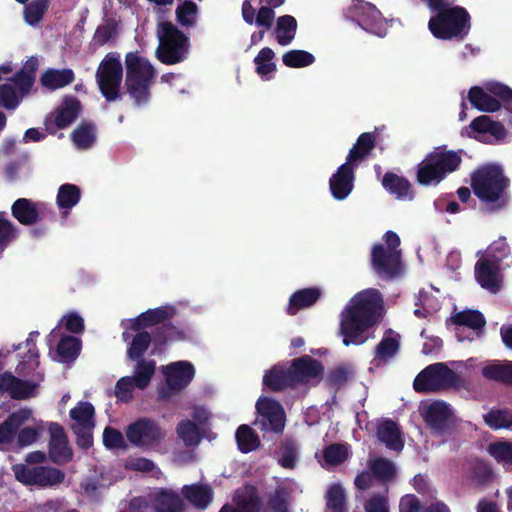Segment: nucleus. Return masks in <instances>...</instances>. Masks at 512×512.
<instances>
[{
  "instance_id": "f257e3e1",
  "label": "nucleus",
  "mask_w": 512,
  "mask_h": 512,
  "mask_svg": "<svg viewBox=\"0 0 512 512\" xmlns=\"http://www.w3.org/2000/svg\"><path fill=\"white\" fill-rule=\"evenodd\" d=\"M510 179L502 167L487 164L471 174V188L482 203L491 204L493 210L504 209L509 202Z\"/></svg>"
},
{
  "instance_id": "f03ea898",
  "label": "nucleus",
  "mask_w": 512,
  "mask_h": 512,
  "mask_svg": "<svg viewBox=\"0 0 512 512\" xmlns=\"http://www.w3.org/2000/svg\"><path fill=\"white\" fill-rule=\"evenodd\" d=\"M126 75L124 88L137 107L144 106L151 99V87L157 74L150 61L137 51L125 56Z\"/></svg>"
},
{
  "instance_id": "7ed1b4c3",
  "label": "nucleus",
  "mask_w": 512,
  "mask_h": 512,
  "mask_svg": "<svg viewBox=\"0 0 512 512\" xmlns=\"http://www.w3.org/2000/svg\"><path fill=\"white\" fill-rule=\"evenodd\" d=\"M462 150H449L446 145L434 147L417 165L416 180L420 185H437L462 163Z\"/></svg>"
},
{
  "instance_id": "20e7f679",
  "label": "nucleus",
  "mask_w": 512,
  "mask_h": 512,
  "mask_svg": "<svg viewBox=\"0 0 512 512\" xmlns=\"http://www.w3.org/2000/svg\"><path fill=\"white\" fill-rule=\"evenodd\" d=\"M472 27L471 16L466 8L449 2L428 21V29L439 40H464Z\"/></svg>"
},
{
  "instance_id": "39448f33",
  "label": "nucleus",
  "mask_w": 512,
  "mask_h": 512,
  "mask_svg": "<svg viewBox=\"0 0 512 512\" xmlns=\"http://www.w3.org/2000/svg\"><path fill=\"white\" fill-rule=\"evenodd\" d=\"M39 367L38 355L29 349L27 360L22 361L16 371L23 376H31L30 380L16 378L11 373L0 375V394H7L15 399H26L38 394V387L43 380L41 372H36Z\"/></svg>"
},
{
  "instance_id": "423d86ee",
  "label": "nucleus",
  "mask_w": 512,
  "mask_h": 512,
  "mask_svg": "<svg viewBox=\"0 0 512 512\" xmlns=\"http://www.w3.org/2000/svg\"><path fill=\"white\" fill-rule=\"evenodd\" d=\"M386 312L383 294L376 288H366L351 297L340 320H383Z\"/></svg>"
},
{
  "instance_id": "0eeeda50",
  "label": "nucleus",
  "mask_w": 512,
  "mask_h": 512,
  "mask_svg": "<svg viewBox=\"0 0 512 512\" xmlns=\"http://www.w3.org/2000/svg\"><path fill=\"white\" fill-rule=\"evenodd\" d=\"M159 45L156 49V58L165 65H174L187 59L189 53V39L172 22L165 21L159 24Z\"/></svg>"
},
{
  "instance_id": "6e6552de",
  "label": "nucleus",
  "mask_w": 512,
  "mask_h": 512,
  "mask_svg": "<svg viewBox=\"0 0 512 512\" xmlns=\"http://www.w3.org/2000/svg\"><path fill=\"white\" fill-rule=\"evenodd\" d=\"M473 107L482 112H496L503 105L512 113V89L499 82H490L485 89L479 86L470 88L467 96Z\"/></svg>"
},
{
  "instance_id": "1a4fd4ad",
  "label": "nucleus",
  "mask_w": 512,
  "mask_h": 512,
  "mask_svg": "<svg viewBox=\"0 0 512 512\" xmlns=\"http://www.w3.org/2000/svg\"><path fill=\"white\" fill-rule=\"evenodd\" d=\"M95 78L99 91L107 102L122 99L123 66L118 54L108 53L103 58L97 68Z\"/></svg>"
},
{
  "instance_id": "9d476101",
  "label": "nucleus",
  "mask_w": 512,
  "mask_h": 512,
  "mask_svg": "<svg viewBox=\"0 0 512 512\" xmlns=\"http://www.w3.org/2000/svg\"><path fill=\"white\" fill-rule=\"evenodd\" d=\"M83 330V322H58L47 338L52 351L55 348L53 358L60 362H67L76 358L80 350V344L76 337L69 333H78Z\"/></svg>"
},
{
  "instance_id": "9b49d317",
  "label": "nucleus",
  "mask_w": 512,
  "mask_h": 512,
  "mask_svg": "<svg viewBox=\"0 0 512 512\" xmlns=\"http://www.w3.org/2000/svg\"><path fill=\"white\" fill-rule=\"evenodd\" d=\"M461 384V377L444 363L428 366L414 380V388L419 392L438 391Z\"/></svg>"
},
{
  "instance_id": "f8f14e48",
  "label": "nucleus",
  "mask_w": 512,
  "mask_h": 512,
  "mask_svg": "<svg viewBox=\"0 0 512 512\" xmlns=\"http://www.w3.org/2000/svg\"><path fill=\"white\" fill-rule=\"evenodd\" d=\"M345 16L356 22L362 29L379 37L386 35L387 26L382 13L370 2L353 0Z\"/></svg>"
},
{
  "instance_id": "ddd939ff",
  "label": "nucleus",
  "mask_w": 512,
  "mask_h": 512,
  "mask_svg": "<svg viewBox=\"0 0 512 512\" xmlns=\"http://www.w3.org/2000/svg\"><path fill=\"white\" fill-rule=\"evenodd\" d=\"M154 360L140 359L134 367V376L120 378L115 386V396L119 401L128 402L133 397L135 388L145 389L155 373Z\"/></svg>"
},
{
  "instance_id": "4468645a",
  "label": "nucleus",
  "mask_w": 512,
  "mask_h": 512,
  "mask_svg": "<svg viewBox=\"0 0 512 512\" xmlns=\"http://www.w3.org/2000/svg\"><path fill=\"white\" fill-rule=\"evenodd\" d=\"M71 428L77 435V444L82 448L92 445V431L95 427V409L89 402L81 401L70 410Z\"/></svg>"
},
{
  "instance_id": "2eb2a0df",
  "label": "nucleus",
  "mask_w": 512,
  "mask_h": 512,
  "mask_svg": "<svg viewBox=\"0 0 512 512\" xmlns=\"http://www.w3.org/2000/svg\"><path fill=\"white\" fill-rule=\"evenodd\" d=\"M165 435L155 421L146 418L135 421L126 429V436L130 443L143 449L155 448Z\"/></svg>"
},
{
  "instance_id": "dca6fc26",
  "label": "nucleus",
  "mask_w": 512,
  "mask_h": 512,
  "mask_svg": "<svg viewBox=\"0 0 512 512\" xmlns=\"http://www.w3.org/2000/svg\"><path fill=\"white\" fill-rule=\"evenodd\" d=\"M81 103L75 96H66L61 105L44 119L46 133L55 135L58 130L69 127L79 116Z\"/></svg>"
},
{
  "instance_id": "f3484780",
  "label": "nucleus",
  "mask_w": 512,
  "mask_h": 512,
  "mask_svg": "<svg viewBox=\"0 0 512 512\" xmlns=\"http://www.w3.org/2000/svg\"><path fill=\"white\" fill-rule=\"evenodd\" d=\"M167 386L160 389L159 397L168 399L172 392H178L188 385L194 377L195 370L188 361H177L163 367Z\"/></svg>"
},
{
  "instance_id": "a211bd4d",
  "label": "nucleus",
  "mask_w": 512,
  "mask_h": 512,
  "mask_svg": "<svg viewBox=\"0 0 512 512\" xmlns=\"http://www.w3.org/2000/svg\"><path fill=\"white\" fill-rule=\"evenodd\" d=\"M13 472L18 481L27 485L53 486L64 479V474L59 469L42 466L29 468L18 464L13 467Z\"/></svg>"
},
{
  "instance_id": "6ab92c4d",
  "label": "nucleus",
  "mask_w": 512,
  "mask_h": 512,
  "mask_svg": "<svg viewBox=\"0 0 512 512\" xmlns=\"http://www.w3.org/2000/svg\"><path fill=\"white\" fill-rule=\"evenodd\" d=\"M258 412L257 423L261 429L280 433L285 426V413L281 404L271 398L261 397L256 403Z\"/></svg>"
},
{
  "instance_id": "aec40b11",
  "label": "nucleus",
  "mask_w": 512,
  "mask_h": 512,
  "mask_svg": "<svg viewBox=\"0 0 512 512\" xmlns=\"http://www.w3.org/2000/svg\"><path fill=\"white\" fill-rule=\"evenodd\" d=\"M419 411L427 425L437 433L444 432L454 420L451 407L443 401L421 402Z\"/></svg>"
},
{
  "instance_id": "412c9836",
  "label": "nucleus",
  "mask_w": 512,
  "mask_h": 512,
  "mask_svg": "<svg viewBox=\"0 0 512 512\" xmlns=\"http://www.w3.org/2000/svg\"><path fill=\"white\" fill-rule=\"evenodd\" d=\"M371 265L380 277L393 278L401 269V251H390L377 243L371 250Z\"/></svg>"
},
{
  "instance_id": "4be33fe9",
  "label": "nucleus",
  "mask_w": 512,
  "mask_h": 512,
  "mask_svg": "<svg viewBox=\"0 0 512 512\" xmlns=\"http://www.w3.org/2000/svg\"><path fill=\"white\" fill-rule=\"evenodd\" d=\"M46 204L18 198L11 206L12 216L24 226H32L45 217Z\"/></svg>"
},
{
  "instance_id": "5701e85b",
  "label": "nucleus",
  "mask_w": 512,
  "mask_h": 512,
  "mask_svg": "<svg viewBox=\"0 0 512 512\" xmlns=\"http://www.w3.org/2000/svg\"><path fill=\"white\" fill-rule=\"evenodd\" d=\"M150 323L151 322H130V325L125 328L123 332L124 341L132 340L127 352L130 359H138L147 350L151 337L146 329Z\"/></svg>"
},
{
  "instance_id": "b1692460",
  "label": "nucleus",
  "mask_w": 512,
  "mask_h": 512,
  "mask_svg": "<svg viewBox=\"0 0 512 512\" xmlns=\"http://www.w3.org/2000/svg\"><path fill=\"white\" fill-rule=\"evenodd\" d=\"M475 279L479 285L497 293L501 288V267L497 261L489 258H480L475 264Z\"/></svg>"
},
{
  "instance_id": "393cba45",
  "label": "nucleus",
  "mask_w": 512,
  "mask_h": 512,
  "mask_svg": "<svg viewBox=\"0 0 512 512\" xmlns=\"http://www.w3.org/2000/svg\"><path fill=\"white\" fill-rule=\"evenodd\" d=\"M356 166L347 161L340 165L329 179V188L336 200H344L354 188Z\"/></svg>"
},
{
  "instance_id": "a878e982",
  "label": "nucleus",
  "mask_w": 512,
  "mask_h": 512,
  "mask_svg": "<svg viewBox=\"0 0 512 512\" xmlns=\"http://www.w3.org/2000/svg\"><path fill=\"white\" fill-rule=\"evenodd\" d=\"M323 295L324 291L320 286L298 289L290 295L286 312L290 316H295L300 311L314 307Z\"/></svg>"
},
{
  "instance_id": "bb28decb",
  "label": "nucleus",
  "mask_w": 512,
  "mask_h": 512,
  "mask_svg": "<svg viewBox=\"0 0 512 512\" xmlns=\"http://www.w3.org/2000/svg\"><path fill=\"white\" fill-rule=\"evenodd\" d=\"M289 369L295 386L312 382L323 370L322 366L309 356L294 359Z\"/></svg>"
},
{
  "instance_id": "cd10ccee",
  "label": "nucleus",
  "mask_w": 512,
  "mask_h": 512,
  "mask_svg": "<svg viewBox=\"0 0 512 512\" xmlns=\"http://www.w3.org/2000/svg\"><path fill=\"white\" fill-rule=\"evenodd\" d=\"M49 433V454L51 459L56 463H64L70 460L72 451L63 428L56 423H51L49 425Z\"/></svg>"
},
{
  "instance_id": "c85d7f7f",
  "label": "nucleus",
  "mask_w": 512,
  "mask_h": 512,
  "mask_svg": "<svg viewBox=\"0 0 512 512\" xmlns=\"http://www.w3.org/2000/svg\"><path fill=\"white\" fill-rule=\"evenodd\" d=\"M374 322H341L340 333L345 345L364 343L373 334Z\"/></svg>"
},
{
  "instance_id": "c756f323",
  "label": "nucleus",
  "mask_w": 512,
  "mask_h": 512,
  "mask_svg": "<svg viewBox=\"0 0 512 512\" xmlns=\"http://www.w3.org/2000/svg\"><path fill=\"white\" fill-rule=\"evenodd\" d=\"M382 186L387 192L394 195L399 200L414 199V191L409 180L391 171L384 174Z\"/></svg>"
},
{
  "instance_id": "7c9ffc66",
  "label": "nucleus",
  "mask_w": 512,
  "mask_h": 512,
  "mask_svg": "<svg viewBox=\"0 0 512 512\" xmlns=\"http://www.w3.org/2000/svg\"><path fill=\"white\" fill-rule=\"evenodd\" d=\"M235 507L225 505L220 512H259V504L256 491L247 486L239 489L234 497Z\"/></svg>"
},
{
  "instance_id": "2f4dec72",
  "label": "nucleus",
  "mask_w": 512,
  "mask_h": 512,
  "mask_svg": "<svg viewBox=\"0 0 512 512\" xmlns=\"http://www.w3.org/2000/svg\"><path fill=\"white\" fill-rule=\"evenodd\" d=\"M376 138L374 133L365 132L359 135L356 143L350 149L346 161L354 166H358V163L366 159L372 150L375 148Z\"/></svg>"
},
{
  "instance_id": "473e14b6",
  "label": "nucleus",
  "mask_w": 512,
  "mask_h": 512,
  "mask_svg": "<svg viewBox=\"0 0 512 512\" xmlns=\"http://www.w3.org/2000/svg\"><path fill=\"white\" fill-rule=\"evenodd\" d=\"M350 449L345 444H331L326 446L321 454H316L320 465L325 469L342 464L348 459Z\"/></svg>"
},
{
  "instance_id": "72a5a7b5",
  "label": "nucleus",
  "mask_w": 512,
  "mask_h": 512,
  "mask_svg": "<svg viewBox=\"0 0 512 512\" xmlns=\"http://www.w3.org/2000/svg\"><path fill=\"white\" fill-rule=\"evenodd\" d=\"M75 80V74L72 69H47L40 78L42 86L56 90L70 85Z\"/></svg>"
},
{
  "instance_id": "f704fd0d",
  "label": "nucleus",
  "mask_w": 512,
  "mask_h": 512,
  "mask_svg": "<svg viewBox=\"0 0 512 512\" xmlns=\"http://www.w3.org/2000/svg\"><path fill=\"white\" fill-rule=\"evenodd\" d=\"M81 199V190L75 184L65 183L58 189L56 203L62 213L66 217L70 210L76 206Z\"/></svg>"
},
{
  "instance_id": "c9c22d12",
  "label": "nucleus",
  "mask_w": 512,
  "mask_h": 512,
  "mask_svg": "<svg viewBox=\"0 0 512 512\" xmlns=\"http://www.w3.org/2000/svg\"><path fill=\"white\" fill-rule=\"evenodd\" d=\"M482 375L488 380L512 384V362L487 361L483 365Z\"/></svg>"
},
{
  "instance_id": "e433bc0d",
  "label": "nucleus",
  "mask_w": 512,
  "mask_h": 512,
  "mask_svg": "<svg viewBox=\"0 0 512 512\" xmlns=\"http://www.w3.org/2000/svg\"><path fill=\"white\" fill-rule=\"evenodd\" d=\"M378 439L386 445L387 448L395 451L402 450L404 442L401 432L393 421L386 420L382 422L377 430Z\"/></svg>"
},
{
  "instance_id": "4c0bfd02",
  "label": "nucleus",
  "mask_w": 512,
  "mask_h": 512,
  "mask_svg": "<svg viewBox=\"0 0 512 512\" xmlns=\"http://www.w3.org/2000/svg\"><path fill=\"white\" fill-rule=\"evenodd\" d=\"M155 512H181L183 503L180 497L170 490H159L154 494Z\"/></svg>"
},
{
  "instance_id": "58836bf2",
  "label": "nucleus",
  "mask_w": 512,
  "mask_h": 512,
  "mask_svg": "<svg viewBox=\"0 0 512 512\" xmlns=\"http://www.w3.org/2000/svg\"><path fill=\"white\" fill-rule=\"evenodd\" d=\"M20 229L6 212H0V259L4 252L19 238Z\"/></svg>"
},
{
  "instance_id": "ea45409f",
  "label": "nucleus",
  "mask_w": 512,
  "mask_h": 512,
  "mask_svg": "<svg viewBox=\"0 0 512 512\" xmlns=\"http://www.w3.org/2000/svg\"><path fill=\"white\" fill-rule=\"evenodd\" d=\"M297 31V21L291 15L278 17L275 27L277 42L281 46L289 45L295 38Z\"/></svg>"
},
{
  "instance_id": "a19ab883",
  "label": "nucleus",
  "mask_w": 512,
  "mask_h": 512,
  "mask_svg": "<svg viewBox=\"0 0 512 512\" xmlns=\"http://www.w3.org/2000/svg\"><path fill=\"white\" fill-rule=\"evenodd\" d=\"M70 136L79 149H88L96 141V126L92 122H82L71 132Z\"/></svg>"
},
{
  "instance_id": "79ce46f5",
  "label": "nucleus",
  "mask_w": 512,
  "mask_h": 512,
  "mask_svg": "<svg viewBox=\"0 0 512 512\" xmlns=\"http://www.w3.org/2000/svg\"><path fill=\"white\" fill-rule=\"evenodd\" d=\"M263 383L265 386L275 391L295 386L290 374V369L284 370L279 366L273 367L264 375Z\"/></svg>"
},
{
  "instance_id": "37998d69",
  "label": "nucleus",
  "mask_w": 512,
  "mask_h": 512,
  "mask_svg": "<svg viewBox=\"0 0 512 512\" xmlns=\"http://www.w3.org/2000/svg\"><path fill=\"white\" fill-rule=\"evenodd\" d=\"M399 346L400 335L392 330H388L376 348V358L382 361L391 359L398 352Z\"/></svg>"
},
{
  "instance_id": "c03bdc74",
  "label": "nucleus",
  "mask_w": 512,
  "mask_h": 512,
  "mask_svg": "<svg viewBox=\"0 0 512 512\" xmlns=\"http://www.w3.org/2000/svg\"><path fill=\"white\" fill-rule=\"evenodd\" d=\"M185 497L197 508L204 509L212 501V490L208 486L191 485L183 488Z\"/></svg>"
},
{
  "instance_id": "a18cd8bd",
  "label": "nucleus",
  "mask_w": 512,
  "mask_h": 512,
  "mask_svg": "<svg viewBox=\"0 0 512 512\" xmlns=\"http://www.w3.org/2000/svg\"><path fill=\"white\" fill-rule=\"evenodd\" d=\"M326 512H346V494L340 483H333L327 489Z\"/></svg>"
},
{
  "instance_id": "49530a36",
  "label": "nucleus",
  "mask_w": 512,
  "mask_h": 512,
  "mask_svg": "<svg viewBox=\"0 0 512 512\" xmlns=\"http://www.w3.org/2000/svg\"><path fill=\"white\" fill-rule=\"evenodd\" d=\"M416 306L414 315L418 318H428L433 317V314L440 309L441 305L437 297L428 292L420 291Z\"/></svg>"
},
{
  "instance_id": "de8ad7c7",
  "label": "nucleus",
  "mask_w": 512,
  "mask_h": 512,
  "mask_svg": "<svg viewBox=\"0 0 512 512\" xmlns=\"http://www.w3.org/2000/svg\"><path fill=\"white\" fill-rule=\"evenodd\" d=\"M235 438L240 451L244 453L251 452L260 445L258 436L248 425H241L236 431Z\"/></svg>"
},
{
  "instance_id": "09e8293b",
  "label": "nucleus",
  "mask_w": 512,
  "mask_h": 512,
  "mask_svg": "<svg viewBox=\"0 0 512 512\" xmlns=\"http://www.w3.org/2000/svg\"><path fill=\"white\" fill-rule=\"evenodd\" d=\"M368 468L378 480L383 482L390 481L396 474L393 463L384 458L371 459L368 462Z\"/></svg>"
},
{
  "instance_id": "8fccbe9b",
  "label": "nucleus",
  "mask_w": 512,
  "mask_h": 512,
  "mask_svg": "<svg viewBox=\"0 0 512 512\" xmlns=\"http://www.w3.org/2000/svg\"><path fill=\"white\" fill-rule=\"evenodd\" d=\"M274 57L275 53L269 47L262 48L255 57L256 72L261 78H265L276 70V64L273 62Z\"/></svg>"
},
{
  "instance_id": "3c124183",
  "label": "nucleus",
  "mask_w": 512,
  "mask_h": 512,
  "mask_svg": "<svg viewBox=\"0 0 512 512\" xmlns=\"http://www.w3.org/2000/svg\"><path fill=\"white\" fill-rule=\"evenodd\" d=\"M49 0H33L25 6L24 19L31 26L39 24L48 10Z\"/></svg>"
},
{
  "instance_id": "603ef678",
  "label": "nucleus",
  "mask_w": 512,
  "mask_h": 512,
  "mask_svg": "<svg viewBox=\"0 0 512 512\" xmlns=\"http://www.w3.org/2000/svg\"><path fill=\"white\" fill-rule=\"evenodd\" d=\"M282 61L287 67L302 68L313 64L315 57L304 50H290L283 54Z\"/></svg>"
},
{
  "instance_id": "864d4df0",
  "label": "nucleus",
  "mask_w": 512,
  "mask_h": 512,
  "mask_svg": "<svg viewBox=\"0 0 512 512\" xmlns=\"http://www.w3.org/2000/svg\"><path fill=\"white\" fill-rule=\"evenodd\" d=\"M161 323L162 326L158 328L160 333L155 336V340L159 342L185 340L191 337L188 330L176 327L172 322Z\"/></svg>"
},
{
  "instance_id": "5fc2aeb1",
  "label": "nucleus",
  "mask_w": 512,
  "mask_h": 512,
  "mask_svg": "<svg viewBox=\"0 0 512 512\" xmlns=\"http://www.w3.org/2000/svg\"><path fill=\"white\" fill-rule=\"evenodd\" d=\"M177 316V310L173 305H164L154 309H148L135 317L127 320H171Z\"/></svg>"
},
{
  "instance_id": "6e6d98bb",
  "label": "nucleus",
  "mask_w": 512,
  "mask_h": 512,
  "mask_svg": "<svg viewBox=\"0 0 512 512\" xmlns=\"http://www.w3.org/2000/svg\"><path fill=\"white\" fill-rule=\"evenodd\" d=\"M488 453L503 466H512V442L491 443L488 446Z\"/></svg>"
},
{
  "instance_id": "4d7b16f0",
  "label": "nucleus",
  "mask_w": 512,
  "mask_h": 512,
  "mask_svg": "<svg viewBox=\"0 0 512 512\" xmlns=\"http://www.w3.org/2000/svg\"><path fill=\"white\" fill-rule=\"evenodd\" d=\"M454 332L459 341L468 339L470 341L479 337L485 322H453Z\"/></svg>"
},
{
  "instance_id": "13d9d810",
  "label": "nucleus",
  "mask_w": 512,
  "mask_h": 512,
  "mask_svg": "<svg viewBox=\"0 0 512 512\" xmlns=\"http://www.w3.org/2000/svg\"><path fill=\"white\" fill-rule=\"evenodd\" d=\"M177 434L187 446L197 445L200 441L198 426L189 420H185L179 423Z\"/></svg>"
},
{
  "instance_id": "bf43d9fd",
  "label": "nucleus",
  "mask_w": 512,
  "mask_h": 512,
  "mask_svg": "<svg viewBox=\"0 0 512 512\" xmlns=\"http://www.w3.org/2000/svg\"><path fill=\"white\" fill-rule=\"evenodd\" d=\"M484 420L493 429L510 428L512 426V412L492 410L484 416Z\"/></svg>"
},
{
  "instance_id": "052dcab7",
  "label": "nucleus",
  "mask_w": 512,
  "mask_h": 512,
  "mask_svg": "<svg viewBox=\"0 0 512 512\" xmlns=\"http://www.w3.org/2000/svg\"><path fill=\"white\" fill-rule=\"evenodd\" d=\"M197 5L192 0H185L176 9L177 21L183 26H191L195 22Z\"/></svg>"
},
{
  "instance_id": "680f3d73",
  "label": "nucleus",
  "mask_w": 512,
  "mask_h": 512,
  "mask_svg": "<svg viewBox=\"0 0 512 512\" xmlns=\"http://www.w3.org/2000/svg\"><path fill=\"white\" fill-rule=\"evenodd\" d=\"M117 34L116 23L113 20L107 21L103 25H99L93 35V41L98 46H104L113 39Z\"/></svg>"
},
{
  "instance_id": "e2e57ef3",
  "label": "nucleus",
  "mask_w": 512,
  "mask_h": 512,
  "mask_svg": "<svg viewBox=\"0 0 512 512\" xmlns=\"http://www.w3.org/2000/svg\"><path fill=\"white\" fill-rule=\"evenodd\" d=\"M509 253L510 247L506 242V239L499 238L489 246L486 258L493 259V261H497V263L501 264L502 260H504Z\"/></svg>"
},
{
  "instance_id": "0e129e2a",
  "label": "nucleus",
  "mask_w": 512,
  "mask_h": 512,
  "mask_svg": "<svg viewBox=\"0 0 512 512\" xmlns=\"http://www.w3.org/2000/svg\"><path fill=\"white\" fill-rule=\"evenodd\" d=\"M365 512H389L387 497L383 494L370 496L364 504Z\"/></svg>"
},
{
  "instance_id": "69168bd1",
  "label": "nucleus",
  "mask_w": 512,
  "mask_h": 512,
  "mask_svg": "<svg viewBox=\"0 0 512 512\" xmlns=\"http://www.w3.org/2000/svg\"><path fill=\"white\" fill-rule=\"evenodd\" d=\"M18 105V100L14 87L5 83L0 85V106L6 109H14Z\"/></svg>"
},
{
  "instance_id": "338daca9",
  "label": "nucleus",
  "mask_w": 512,
  "mask_h": 512,
  "mask_svg": "<svg viewBox=\"0 0 512 512\" xmlns=\"http://www.w3.org/2000/svg\"><path fill=\"white\" fill-rule=\"evenodd\" d=\"M274 8L275 7H271L267 4L261 6L258 9L254 23L263 27L265 30H269L272 27L275 18Z\"/></svg>"
},
{
  "instance_id": "774afa93",
  "label": "nucleus",
  "mask_w": 512,
  "mask_h": 512,
  "mask_svg": "<svg viewBox=\"0 0 512 512\" xmlns=\"http://www.w3.org/2000/svg\"><path fill=\"white\" fill-rule=\"evenodd\" d=\"M265 512H288V502L282 492H277L267 503Z\"/></svg>"
}]
</instances>
